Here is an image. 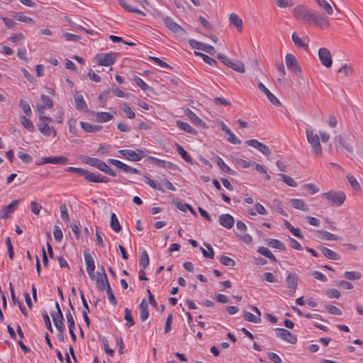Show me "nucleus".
Instances as JSON below:
<instances>
[{
    "label": "nucleus",
    "mask_w": 363,
    "mask_h": 363,
    "mask_svg": "<svg viewBox=\"0 0 363 363\" xmlns=\"http://www.w3.org/2000/svg\"><path fill=\"white\" fill-rule=\"evenodd\" d=\"M68 172H73L82 176L87 182L93 183H107L110 181L108 177L101 174H96L83 168L69 167L65 169Z\"/></svg>",
    "instance_id": "f257e3e1"
},
{
    "label": "nucleus",
    "mask_w": 363,
    "mask_h": 363,
    "mask_svg": "<svg viewBox=\"0 0 363 363\" xmlns=\"http://www.w3.org/2000/svg\"><path fill=\"white\" fill-rule=\"evenodd\" d=\"M82 162L88 165L91 167H94L99 169L100 171L110 175L111 177H116V173L113 171L109 166H108L104 161L95 158L91 157L86 155H83L81 157Z\"/></svg>",
    "instance_id": "f03ea898"
},
{
    "label": "nucleus",
    "mask_w": 363,
    "mask_h": 363,
    "mask_svg": "<svg viewBox=\"0 0 363 363\" xmlns=\"http://www.w3.org/2000/svg\"><path fill=\"white\" fill-rule=\"evenodd\" d=\"M322 198L328 201L331 206H340L345 201L346 196L342 191H330L320 194Z\"/></svg>",
    "instance_id": "7ed1b4c3"
},
{
    "label": "nucleus",
    "mask_w": 363,
    "mask_h": 363,
    "mask_svg": "<svg viewBox=\"0 0 363 363\" xmlns=\"http://www.w3.org/2000/svg\"><path fill=\"white\" fill-rule=\"evenodd\" d=\"M294 17L301 21L309 22L313 18V12L304 5L296 6L293 11Z\"/></svg>",
    "instance_id": "20e7f679"
},
{
    "label": "nucleus",
    "mask_w": 363,
    "mask_h": 363,
    "mask_svg": "<svg viewBox=\"0 0 363 363\" xmlns=\"http://www.w3.org/2000/svg\"><path fill=\"white\" fill-rule=\"evenodd\" d=\"M306 138L308 142L311 145L313 152L315 156L320 157L322 155V147L320 143L319 136L315 134L312 130H306Z\"/></svg>",
    "instance_id": "39448f33"
},
{
    "label": "nucleus",
    "mask_w": 363,
    "mask_h": 363,
    "mask_svg": "<svg viewBox=\"0 0 363 363\" xmlns=\"http://www.w3.org/2000/svg\"><path fill=\"white\" fill-rule=\"evenodd\" d=\"M116 57L117 54L114 52L99 53L95 56V60L99 65L109 66L116 62Z\"/></svg>",
    "instance_id": "423d86ee"
},
{
    "label": "nucleus",
    "mask_w": 363,
    "mask_h": 363,
    "mask_svg": "<svg viewBox=\"0 0 363 363\" xmlns=\"http://www.w3.org/2000/svg\"><path fill=\"white\" fill-rule=\"evenodd\" d=\"M161 18L164 21L165 26L174 33L177 34L179 36H184L186 34V31L184 30V29L182 28L176 22H174L171 18L164 17L163 16H162Z\"/></svg>",
    "instance_id": "0eeeda50"
},
{
    "label": "nucleus",
    "mask_w": 363,
    "mask_h": 363,
    "mask_svg": "<svg viewBox=\"0 0 363 363\" xmlns=\"http://www.w3.org/2000/svg\"><path fill=\"white\" fill-rule=\"evenodd\" d=\"M118 152L127 160L133 162L140 161L143 157V151L139 149L136 150H120Z\"/></svg>",
    "instance_id": "6e6552de"
},
{
    "label": "nucleus",
    "mask_w": 363,
    "mask_h": 363,
    "mask_svg": "<svg viewBox=\"0 0 363 363\" xmlns=\"http://www.w3.org/2000/svg\"><path fill=\"white\" fill-rule=\"evenodd\" d=\"M354 140V136L348 135L347 136L337 135L335 138V142L340 144L343 148L350 152H352L353 147L351 143Z\"/></svg>",
    "instance_id": "1a4fd4ad"
},
{
    "label": "nucleus",
    "mask_w": 363,
    "mask_h": 363,
    "mask_svg": "<svg viewBox=\"0 0 363 363\" xmlns=\"http://www.w3.org/2000/svg\"><path fill=\"white\" fill-rule=\"evenodd\" d=\"M101 273H97L95 278L96 287L100 291H104L106 287L110 286L105 269L103 266L101 267Z\"/></svg>",
    "instance_id": "9d476101"
},
{
    "label": "nucleus",
    "mask_w": 363,
    "mask_h": 363,
    "mask_svg": "<svg viewBox=\"0 0 363 363\" xmlns=\"http://www.w3.org/2000/svg\"><path fill=\"white\" fill-rule=\"evenodd\" d=\"M189 43L191 47L193 48L206 52L211 55H213L216 53V50L212 45L199 42L194 39L189 40Z\"/></svg>",
    "instance_id": "9b49d317"
},
{
    "label": "nucleus",
    "mask_w": 363,
    "mask_h": 363,
    "mask_svg": "<svg viewBox=\"0 0 363 363\" xmlns=\"http://www.w3.org/2000/svg\"><path fill=\"white\" fill-rule=\"evenodd\" d=\"M285 60L286 67L289 70L294 72L296 74L301 73V69L298 65L296 57L294 55L287 53L285 56Z\"/></svg>",
    "instance_id": "f8f14e48"
},
{
    "label": "nucleus",
    "mask_w": 363,
    "mask_h": 363,
    "mask_svg": "<svg viewBox=\"0 0 363 363\" xmlns=\"http://www.w3.org/2000/svg\"><path fill=\"white\" fill-rule=\"evenodd\" d=\"M318 57L323 65L326 67H330L333 64L332 55L330 51L325 48H321L318 50Z\"/></svg>",
    "instance_id": "ddd939ff"
},
{
    "label": "nucleus",
    "mask_w": 363,
    "mask_h": 363,
    "mask_svg": "<svg viewBox=\"0 0 363 363\" xmlns=\"http://www.w3.org/2000/svg\"><path fill=\"white\" fill-rule=\"evenodd\" d=\"M275 332L277 337H281L289 343L295 344L297 341L296 336L286 329L277 328Z\"/></svg>",
    "instance_id": "4468645a"
},
{
    "label": "nucleus",
    "mask_w": 363,
    "mask_h": 363,
    "mask_svg": "<svg viewBox=\"0 0 363 363\" xmlns=\"http://www.w3.org/2000/svg\"><path fill=\"white\" fill-rule=\"evenodd\" d=\"M236 228L240 231L237 233L238 236L245 243H250L252 242V238L249 234L245 233L247 230L246 225L241 220H238L236 223Z\"/></svg>",
    "instance_id": "2eb2a0df"
},
{
    "label": "nucleus",
    "mask_w": 363,
    "mask_h": 363,
    "mask_svg": "<svg viewBox=\"0 0 363 363\" xmlns=\"http://www.w3.org/2000/svg\"><path fill=\"white\" fill-rule=\"evenodd\" d=\"M246 144L258 150L259 151H260L262 154H264L266 156H269L271 154V151H270L269 147L267 145L259 142L256 139H251V140H247Z\"/></svg>",
    "instance_id": "dca6fc26"
},
{
    "label": "nucleus",
    "mask_w": 363,
    "mask_h": 363,
    "mask_svg": "<svg viewBox=\"0 0 363 363\" xmlns=\"http://www.w3.org/2000/svg\"><path fill=\"white\" fill-rule=\"evenodd\" d=\"M287 288L294 294L298 286V277L295 273H289L286 278Z\"/></svg>",
    "instance_id": "f3484780"
},
{
    "label": "nucleus",
    "mask_w": 363,
    "mask_h": 363,
    "mask_svg": "<svg viewBox=\"0 0 363 363\" xmlns=\"http://www.w3.org/2000/svg\"><path fill=\"white\" fill-rule=\"evenodd\" d=\"M258 88L260 91H263L266 94L268 100L272 104L275 106L281 105L279 100L272 93H271L270 91L262 83L260 82L258 84Z\"/></svg>",
    "instance_id": "a211bd4d"
},
{
    "label": "nucleus",
    "mask_w": 363,
    "mask_h": 363,
    "mask_svg": "<svg viewBox=\"0 0 363 363\" xmlns=\"http://www.w3.org/2000/svg\"><path fill=\"white\" fill-rule=\"evenodd\" d=\"M318 249L323 253V255L328 259L331 260H340V256L335 251L325 247L324 246H318Z\"/></svg>",
    "instance_id": "6ab92c4d"
},
{
    "label": "nucleus",
    "mask_w": 363,
    "mask_h": 363,
    "mask_svg": "<svg viewBox=\"0 0 363 363\" xmlns=\"http://www.w3.org/2000/svg\"><path fill=\"white\" fill-rule=\"evenodd\" d=\"M220 224L227 229H230L234 225V218L230 214H222L219 217Z\"/></svg>",
    "instance_id": "aec40b11"
},
{
    "label": "nucleus",
    "mask_w": 363,
    "mask_h": 363,
    "mask_svg": "<svg viewBox=\"0 0 363 363\" xmlns=\"http://www.w3.org/2000/svg\"><path fill=\"white\" fill-rule=\"evenodd\" d=\"M74 103L76 108L79 111L84 113L89 112L88 106L84 99V97L82 95H78L74 97Z\"/></svg>",
    "instance_id": "412c9836"
},
{
    "label": "nucleus",
    "mask_w": 363,
    "mask_h": 363,
    "mask_svg": "<svg viewBox=\"0 0 363 363\" xmlns=\"http://www.w3.org/2000/svg\"><path fill=\"white\" fill-rule=\"evenodd\" d=\"M316 26L322 28H326L329 26V22L326 18L316 13H313V18L311 19Z\"/></svg>",
    "instance_id": "4be33fe9"
},
{
    "label": "nucleus",
    "mask_w": 363,
    "mask_h": 363,
    "mask_svg": "<svg viewBox=\"0 0 363 363\" xmlns=\"http://www.w3.org/2000/svg\"><path fill=\"white\" fill-rule=\"evenodd\" d=\"M291 206L295 209L301 210L303 211H308L309 207L302 199H291L290 200Z\"/></svg>",
    "instance_id": "5701e85b"
},
{
    "label": "nucleus",
    "mask_w": 363,
    "mask_h": 363,
    "mask_svg": "<svg viewBox=\"0 0 363 363\" xmlns=\"http://www.w3.org/2000/svg\"><path fill=\"white\" fill-rule=\"evenodd\" d=\"M20 199H17L9 204L6 208L1 213V217L2 218H7L9 216V213H13L15 208L18 205Z\"/></svg>",
    "instance_id": "b1692460"
},
{
    "label": "nucleus",
    "mask_w": 363,
    "mask_h": 363,
    "mask_svg": "<svg viewBox=\"0 0 363 363\" xmlns=\"http://www.w3.org/2000/svg\"><path fill=\"white\" fill-rule=\"evenodd\" d=\"M80 126L86 133H96L101 130L102 126L97 125H92L89 123L80 121Z\"/></svg>",
    "instance_id": "393cba45"
},
{
    "label": "nucleus",
    "mask_w": 363,
    "mask_h": 363,
    "mask_svg": "<svg viewBox=\"0 0 363 363\" xmlns=\"http://www.w3.org/2000/svg\"><path fill=\"white\" fill-rule=\"evenodd\" d=\"M149 160L151 161L152 163H154L155 165L160 166L164 168H169L172 169L174 168L175 165L170 162L165 160H162L160 159L154 157H149Z\"/></svg>",
    "instance_id": "a878e982"
},
{
    "label": "nucleus",
    "mask_w": 363,
    "mask_h": 363,
    "mask_svg": "<svg viewBox=\"0 0 363 363\" xmlns=\"http://www.w3.org/2000/svg\"><path fill=\"white\" fill-rule=\"evenodd\" d=\"M140 318L142 321H145L149 316L148 306L145 300L143 299L139 305Z\"/></svg>",
    "instance_id": "bb28decb"
},
{
    "label": "nucleus",
    "mask_w": 363,
    "mask_h": 363,
    "mask_svg": "<svg viewBox=\"0 0 363 363\" xmlns=\"http://www.w3.org/2000/svg\"><path fill=\"white\" fill-rule=\"evenodd\" d=\"M185 114L189 118V119L196 125H201L205 127L206 123L199 118L194 112H193L190 108H187L185 111Z\"/></svg>",
    "instance_id": "cd10ccee"
},
{
    "label": "nucleus",
    "mask_w": 363,
    "mask_h": 363,
    "mask_svg": "<svg viewBox=\"0 0 363 363\" xmlns=\"http://www.w3.org/2000/svg\"><path fill=\"white\" fill-rule=\"evenodd\" d=\"M46 158L47 164H65L68 162V159L64 156L46 157Z\"/></svg>",
    "instance_id": "c85d7f7f"
},
{
    "label": "nucleus",
    "mask_w": 363,
    "mask_h": 363,
    "mask_svg": "<svg viewBox=\"0 0 363 363\" xmlns=\"http://www.w3.org/2000/svg\"><path fill=\"white\" fill-rule=\"evenodd\" d=\"M317 233L320 235V238L325 240H340L341 238L337 235L333 234L326 230H318Z\"/></svg>",
    "instance_id": "c756f323"
},
{
    "label": "nucleus",
    "mask_w": 363,
    "mask_h": 363,
    "mask_svg": "<svg viewBox=\"0 0 363 363\" xmlns=\"http://www.w3.org/2000/svg\"><path fill=\"white\" fill-rule=\"evenodd\" d=\"M217 164L220 167V169L225 173L231 174V175H236L237 173L232 169H230L223 161V160L219 156H217Z\"/></svg>",
    "instance_id": "7c9ffc66"
},
{
    "label": "nucleus",
    "mask_w": 363,
    "mask_h": 363,
    "mask_svg": "<svg viewBox=\"0 0 363 363\" xmlns=\"http://www.w3.org/2000/svg\"><path fill=\"white\" fill-rule=\"evenodd\" d=\"M113 118V116L108 112H97L96 113V121L98 123H105L110 121Z\"/></svg>",
    "instance_id": "2f4dec72"
},
{
    "label": "nucleus",
    "mask_w": 363,
    "mask_h": 363,
    "mask_svg": "<svg viewBox=\"0 0 363 363\" xmlns=\"http://www.w3.org/2000/svg\"><path fill=\"white\" fill-rule=\"evenodd\" d=\"M117 1L119 4V5L122 6L124 9H125L127 11L145 16V13L143 11L138 9H135V7L128 4L127 2H125V0H117Z\"/></svg>",
    "instance_id": "473e14b6"
},
{
    "label": "nucleus",
    "mask_w": 363,
    "mask_h": 363,
    "mask_svg": "<svg viewBox=\"0 0 363 363\" xmlns=\"http://www.w3.org/2000/svg\"><path fill=\"white\" fill-rule=\"evenodd\" d=\"M38 130L40 132L44 135L45 136H49L51 134V130L55 133V130H54L52 127H50L48 123L40 122L37 124Z\"/></svg>",
    "instance_id": "72a5a7b5"
},
{
    "label": "nucleus",
    "mask_w": 363,
    "mask_h": 363,
    "mask_svg": "<svg viewBox=\"0 0 363 363\" xmlns=\"http://www.w3.org/2000/svg\"><path fill=\"white\" fill-rule=\"evenodd\" d=\"M177 125L179 128H180L181 130H183L184 131H185L186 133H190L191 135H194L197 134L196 130L194 129V128H192L189 123H187L186 122L177 121Z\"/></svg>",
    "instance_id": "f704fd0d"
},
{
    "label": "nucleus",
    "mask_w": 363,
    "mask_h": 363,
    "mask_svg": "<svg viewBox=\"0 0 363 363\" xmlns=\"http://www.w3.org/2000/svg\"><path fill=\"white\" fill-rule=\"evenodd\" d=\"M230 23L233 25L239 31L242 28V21L235 13H231L229 18Z\"/></svg>",
    "instance_id": "c9c22d12"
},
{
    "label": "nucleus",
    "mask_w": 363,
    "mask_h": 363,
    "mask_svg": "<svg viewBox=\"0 0 363 363\" xmlns=\"http://www.w3.org/2000/svg\"><path fill=\"white\" fill-rule=\"evenodd\" d=\"M257 252L262 255L263 256L269 259L272 262H277V259L275 256L271 252V251L265 247H259L257 249Z\"/></svg>",
    "instance_id": "e433bc0d"
},
{
    "label": "nucleus",
    "mask_w": 363,
    "mask_h": 363,
    "mask_svg": "<svg viewBox=\"0 0 363 363\" xmlns=\"http://www.w3.org/2000/svg\"><path fill=\"white\" fill-rule=\"evenodd\" d=\"M51 316L52 318L54 325L55 328L57 329H65L64 324L62 323L64 318L63 314L62 313V315L60 317V314H55V312L51 313Z\"/></svg>",
    "instance_id": "4c0bfd02"
},
{
    "label": "nucleus",
    "mask_w": 363,
    "mask_h": 363,
    "mask_svg": "<svg viewBox=\"0 0 363 363\" xmlns=\"http://www.w3.org/2000/svg\"><path fill=\"white\" fill-rule=\"evenodd\" d=\"M177 147V151L178 153L181 155L182 159L185 160L186 162L192 164V159L191 156L186 152V151L179 144L176 145Z\"/></svg>",
    "instance_id": "58836bf2"
},
{
    "label": "nucleus",
    "mask_w": 363,
    "mask_h": 363,
    "mask_svg": "<svg viewBox=\"0 0 363 363\" xmlns=\"http://www.w3.org/2000/svg\"><path fill=\"white\" fill-rule=\"evenodd\" d=\"M291 38L296 47L303 48L304 50L308 49V44L304 43V40H303L296 33L292 34Z\"/></svg>",
    "instance_id": "ea45409f"
},
{
    "label": "nucleus",
    "mask_w": 363,
    "mask_h": 363,
    "mask_svg": "<svg viewBox=\"0 0 363 363\" xmlns=\"http://www.w3.org/2000/svg\"><path fill=\"white\" fill-rule=\"evenodd\" d=\"M110 226L111 229L116 233H119L121 230V226L118 220L116 215L114 213H111V215Z\"/></svg>",
    "instance_id": "a19ab883"
},
{
    "label": "nucleus",
    "mask_w": 363,
    "mask_h": 363,
    "mask_svg": "<svg viewBox=\"0 0 363 363\" xmlns=\"http://www.w3.org/2000/svg\"><path fill=\"white\" fill-rule=\"evenodd\" d=\"M228 67H230V68L233 69V70H235L238 72H240V73H244L245 72V65L240 61H235V62L231 61Z\"/></svg>",
    "instance_id": "79ce46f5"
},
{
    "label": "nucleus",
    "mask_w": 363,
    "mask_h": 363,
    "mask_svg": "<svg viewBox=\"0 0 363 363\" xmlns=\"http://www.w3.org/2000/svg\"><path fill=\"white\" fill-rule=\"evenodd\" d=\"M20 121H21V124L23 125V126L28 130L32 132L35 130V127H34L32 121L30 119H28L26 116H21L20 117Z\"/></svg>",
    "instance_id": "37998d69"
},
{
    "label": "nucleus",
    "mask_w": 363,
    "mask_h": 363,
    "mask_svg": "<svg viewBox=\"0 0 363 363\" xmlns=\"http://www.w3.org/2000/svg\"><path fill=\"white\" fill-rule=\"evenodd\" d=\"M316 3L318 4V6L324 9L325 12L329 14L332 15L333 13V9L331 5L326 1V0H318Z\"/></svg>",
    "instance_id": "c03bdc74"
},
{
    "label": "nucleus",
    "mask_w": 363,
    "mask_h": 363,
    "mask_svg": "<svg viewBox=\"0 0 363 363\" xmlns=\"http://www.w3.org/2000/svg\"><path fill=\"white\" fill-rule=\"evenodd\" d=\"M124 318L126 320L125 325L127 328H130L135 324L131 311L127 308L124 311Z\"/></svg>",
    "instance_id": "a18cd8bd"
},
{
    "label": "nucleus",
    "mask_w": 363,
    "mask_h": 363,
    "mask_svg": "<svg viewBox=\"0 0 363 363\" xmlns=\"http://www.w3.org/2000/svg\"><path fill=\"white\" fill-rule=\"evenodd\" d=\"M133 80L135 83L143 91H152L153 89L148 86L141 78L134 76Z\"/></svg>",
    "instance_id": "49530a36"
},
{
    "label": "nucleus",
    "mask_w": 363,
    "mask_h": 363,
    "mask_svg": "<svg viewBox=\"0 0 363 363\" xmlns=\"http://www.w3.org/2000/svg\"><path fill=\"white\" fill-rule=\"evenodd\" d=\"M194 54H195V55L199 56L200 57H201L202 60L206 63L208 64L211 66H214V65H216V64H217V62L214 59H213L212 57H209L208 55H207L206 54H203L200 52H196V51L194 52Z\"/></svg>",
    "instance_id": "de8ad7c7"
},
{
    "label": "nucleus",
    "mask_w": 363,
    "mask_h": 363,
    "mask_svg": "<svg viewBox=\"0 0 363 363\" xmlns=\"http://www.w3.org/2000/svg\"><path fill=\"white\" fill-rule=\"evenodd\" d=\"M267 244L272 248L279 249L281 251H284L286 250L284 245L280 240L277 239H270Z\"/></svg>",
    "instance_id": "09e8293b"
},
{
    "label": "nucleus",
    "mask_w": 363,
    "mask_h": 363,
    "mask_svg": "<svg viewBox=\"0 0 363 363\" xmlns=\"http://www.w3.org/2000/svg\"><path fill=\"white\" fill-rule=\"evenodd\" d=\"M243 317L246 320L251 323H259L262 321L261 318L257 317L250 312L246 311L243 312Z\"/></svg>",
    "instance_id": "8fccbe9b"
},
{
    "label": "nucleus",
    "mask_w": 363,
    "mask_h": 363,
    "mask_svg": "<svg viewBox=\"0 0 363 363\" xmlns=\"http://www.w3.org/2000/svg\"><path fill=\"white\" fill-rule=\"evenodd\" d=\"M84 260L86 266V269H95V264L93 257L91 254L84 252Z\"/></svg>",
    "instance_id": "3c124183"
},
{
    "label": "nucleus",
    "mask_w": 363,
    "mask_h": 363,
    "mask_svg": "<svg viewBox=\"0 0 363 363\" xmlns=\"http://www.w3.org/2000/svg\"><path fill=\"white\" fill-rule=\"evenodd\" d=\"M19 106L21 108V109L23 111V113L27 116H31L32 111H31L30 106L29 104L26 100L21 99L20 101H19Z\"/></svg>",
    "instance_id": "603ef678"
},
{
    "label": "nucleus",
    "mask_w": 363,
    "mask_h": 363,
    "mask_svg": "<svg viewBox=\"0 0 363 363\" xmlns=\"http://www.w3.org/2000/svg\"><path fill=\"white\" fill-rule=\"evenodd\" d=\"M204 245L206 247L208 251H206L205 249L201 247L200 249L202 252L203 257L206 258L213 259L214 257V252L212 247L211 246L210 244L206 242L204 243Z\"/></svg>",
    "instance_id": "864d4df0"
},
{
    "label": "nucleus",
    "mask_w": 363,
    "mask_h": 363,
    "mask_svg": "<svg viewBox=\"0 0 363 363\" xmlns=\"http://www.w3.org/2000/svg\"><path fill=\"white\" fill-rule=\"evenodd\" d=\"M344 277L345 279L349 280H358L362 277V274L359 272L351 271V272H345L344 273Z\"/></svg>",
    "instance_id": "5fc2aeb1"
},
{
    "label": "nucleus",
    "mask_w": 363,
    "mask_h": 363,
    "mask_svg": "<svg viewBox=\"0 0 363 363\" xmlns=\"http://www.w3.org/2000/svg\"><path fill=\"white\" fill-rule=\"evenodd\" d=\"M279 176L281 178V180L287 185L292 187L297 186V183L294 180L292 177L284 174H279Z\"/></svg>",
    "instance_id": "6e6d98bb"
},
{
    "label": "nucleus",
    "mask_w": 363,
    "mask_h": 363,
    "mask_svg": "<svg viewBox=\"0 0 363 363\" xmlns=\"http://www.w3.org/2000/svg\"><path fill=\"white\" fill-rule=\"evenodd\" d=\"M347 179L350 186L352 187L354 190L358 191L360 189V185L354 176L351 174H347Z\"/></svg>",
    "instance_id": "4d7b16f0"
},
{
    "label": "nucleus",
    "mask_w": 363,
    "mask_h": 363,
    "mask_svg": "<svg viewBox=\"0 0 363 363\" xmlns=\"http://www.w3.org/2000/svg\"><path fill=\"white\" fill-rule=\"evenodd\" d=\"M122 111L126 114V117L133 119L135 118V114L134 111H133L129 106L126 104H123L121 106Z\"/></svg>",
    "instance_id": "13d9d810"
},
{
    "label": "nucleus",
    "mask_w": 363,
    "mask_h": 363,
    "mask_svg": "<svg viewBox=\"0 0 363 363\" xmlns=\"http://www.w3.org/2000/svg\"><path fill=\"white\" fill-rule=\"evenodd\" d=\"M220 262L227 267H234L235 265V261L229 257L221 256L219 259Z\"/></svg>",
    "instance_id": "bf43d9fd"
},
{
    "label": "nucleus",
    "mask_w": 363,
    "mask_h": 363,
    "mask_svg": "<svg viewBox=\"0 0 363 363\" xmlns=\"http://www.w3.org/2000/svg\"><path fill=\"white\" fill-rule=\"evenodd\" d=\"M14 18L19 21L25 22L27 23L34 24V23H35V21L33 18L26 16H23L20 13H16L14 15Z\"/></svg>",
    "instance_id": "052dcab7"
},
{
    "label": "nucleus",
    "mask_w": 363,
    "mask_h": 363,
    "mask_svg": "<svg viewBox=\"0 0 363 363\" xmlns=\"http://www.w3.org/2000/svg\"><path fill=\"white\" fill-rule=\"evenodd\" d=\"M139 264L143 268H145L149 264V257L147 253L145 251H143L142 255H140V258L139 260Z\"/></svg>",
    "instance_id": "680f3d73"
},
{
    "label": "nucleus",
    "mask_w": 363,
    "mask_h": 363,
    "mask_svg": "<svg viewBox=\"0 0 363 363\" xmlns=\"http://www.w3.org/2000/svg\"><path fill=\"white\" fill-rule=\"evenodd\" d=\"M0 19H1L4 21L5 26L9 29H11V30L16 29V23L13 19L6 18V17H2L1 16H0Z\"/></svg>",
    "instance_id": "e2e57ef3"
},
{
    "label": "nucleus",
    "mask_w": 363,
    "mask_h": 363,
    "mask_svg": "<svg viewBox=\"0 0 363 363\" xmlns=\"http://www.w3.org/2000/svg\"><path fill=\"white\" fill-rule=\"evenodd\" d=\"M227 135L226 140L232 144H240L241 140L238 139L234 133L230 130V132L225 133Z\"/></svg>",
    "instance_id": "0e129e2a"
},
{
    "label": "nucleus",
    "mask_w": 363,
    "mask_h": 363,
    "mask_svg": "<svg viewBox=\"0 0 363 363\" xmlns=\"http://www.w3.org/2000/svg\"><path fill=\"white\" fill-rule=\"evenodd\" d=\"M25 38V35L21 33H13L8 40L12 43H18Z\"/></svg>",
    "instance_id": "69168bd1"
},
{
    "label": "nucleus",
    "mask_w": 363,
    "mask_h": 363,
    "mask_svg": "<svg viewBox=\"0 0 363 363\" xmlns=\"http://www.w3.org/2000/svg\"><path fill=\"white\" fill-rule=\"evenodd\" d=\"M233 162L235 164H237L242 168H248L251 165V164L249 162H247L245 160L240 159V158H237V157H233Z\"/></svg>",
    "instance_id": "338daca9"
},
{
    "label": "nucleus",
    "mask_w": 363,
    "mask_h": 363,
    "mask_svg": "<svg viewBox=\"0 0 363 363\" xmlns=\"http://www.w3.org/2000/svg\"><path fill=\"white\" fill-rule=\"evenodd\" d=\"M18 157L21 159V160L23 162H24L26 164H29L33 160L32 157L29 154L23 152H18Z\"/></svg>",
    "instance_id": "774afa93"
}]
</instances>
